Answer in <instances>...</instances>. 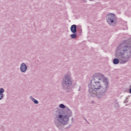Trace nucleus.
<instances>
[{
	"mask_svg": "<svg viewBox=\"0 0 131 131\" xmlns=\"http://www.w3.org/2000/svg\"><path fill=\"white\" fill-rule=\"evenodd\" d=\"M104 81V76L100 74H96L93 79L91 80V82L89 85L90 91H98L100 90L102 86L101 85V82Z\"/></svg>",
	"mask_w": 131,
	"mask_h": 131,
	"instance_id": "1",
	"label": "nucleus"
},
{
	"mask_svg": "<svg viewBox=\"0 0 131 131\" xmlns=\"http://www.w3.org/2000/svg\"><path fill=\"white\" fill-rule=\"evenodd\" d=\"M115 19V15L113 14H109L107 15V21L108 24H112Z\"/></svg>",
	"mask_w": 131,
	"mask_h": 131,
	"instance_id": "2",
	"label": "nucleus"
},
{
	"mask_svg": "<svg viewBox=\"0 0 131 131\" xmlns=\"http://www.w3.org/2000/svg\"><path fill=\"white\" fill-rule=\"evenodd\" d=\"M64 84L69 86V85H71V79H70V77L69 76H66L64 79L63 80Z\"/></svg>",
	"mask_w": 131,
	"mask_h": 131,
	"instance_id": "3",
	"label": "nucleus"
},
{
	"mask_svg": "<svg viewBox=\"0 0 131 131\" xmlns=\"http://www.w3.org/2000/svg\"><path fill=\"white\" fill-rule=\"evenodd\" d=\"M20 70L21 72H25L26 70H27V67L26 66V64L25 63H23L20 66Z\"/></svg>",
	"mask_w": 131,
	"mask_h": 131,
	"instance_id": "4",
	"label": "nucleus"
},
{
	"mask_svg": "<svg viewBox=\"0 0 131 131\" xmlns=\"http://www.w3.org/2000/svg\"><path fill=\"white\" fill-rule=\"evenodd\" d=\"M58 118H59V119H60L61 120V121L59 120V122H60L61 123H62V124H66V123H67V122L64 121V118L62 117L61 115H59L58 116Z\"/></svg>",
	"mask_w": 131,
	"mask_h": 131,
	"instance_id": "5",
	"label": "nucleus"
},
{
	"mask_svg": "<svg viewBox=\"0 0 131 131\" xmlns=\"http://www.w3.org/2000/svg\"><path fill=\"white\" fill-rule=\"evenodd\" d=\"M71 31L73 33H75L76 32V25H73L71 27Z\"/></svg>",
	"mask_w": 131,
	"mask_h": 131,
	"instance_id": "6",
	"label": "nucleus"
},
{
	"mask_svg": "<svg viewBox=\"0 0 131 131\" xmlns=\"http://www.w3.org/2000/svg\"><path fill=\"white\" fill-rule=\"evenodd\" d=\"M5 92V90H4V89L3 88H1L0 89V100H2V99H3V97L4 94H3V93Z\"/></svg>",
	"mask_w": 131,
	"mask_h": 131,
	"instance_id": "7",
	"label": "nucleus"
},
{
	"mask_svg": "<svg viewBox=\"0 0 131 131\" xmlns=\"http://www.w3.org/2000/svg\"><path fill=\"white\" fill-rule=\"evenodd\" d=\"M113 63L114 64H117L118 63H119V60H118L117 58H115L113 60Z\"/></svg>",
	"mask_w": 131,
	"mask_h": 131,
	"instance_id": "8",
	"label": "nucleus"
},
{
	"mask_svg": "<svg viewBox=\"0 0 131 131\" xmlns=\"http://www.w3.org/2000/svg\"><path fill=\"white\" fill-rule=\"evenodd\" d=\"M31 98L32 99V100H33L34 101V103H35V104H38V101L36 100H35L34 98H32L31 97Z\"/></svg>",
	"mask_w": 131,
	"mask_h": 131,
	"instance_id": "9",
	"label": "nucleus"
},
{
	"mask_svg": "<svg viewBox=\"0 0 131 131\" xmlns=\"http://www.w3.org/2000/svg\"><path fill=\"white\" fill-rule=\"evenodd\" d=\"M71 36L72 38H76V34H72Z\"/></svg>",
	"mask_w": 131,
	"mask_h": 131,
	"instance_id": "10",
	"label": "nucleus"
},
{
	"mask_svg": "<svg viewBox=\"0 0 131 131\" xmlns=\"http://www.w3.org/2000/svg\"><path fill=\"white\" fill-rule=\"evenodd\" d=\"M60 108H62V109H64L65 108V105L63 104H61L59 105Z\"/></svg>",
	"mask_w": 131,
	"mask_h": 131,
	"instance_id": "11",
	"label": "nucleus"
},
{
	"mask_svg": "<svg viewBox=\"0 0 131 131\" xmlns=\"http://www.w3.org/2000/svg\"><path fill=\"white\" fill-rule=\"evenodd\" d=\"M126 62H127V61H122V63H126Z\"/></svg>",
	"mask_w": 131,
	"mask_h": 131,
	"instance_id": "12",
	"label": "nucleus"
},
{
	"mask_svg": "<svg viewBox=\"0 0 131 131\" xmlns=\"http://www.w3.org/2000/svg\"><path fill=\"white\" fill-rule=\"evenodd\" d=\"M104 81H107V79H104Z\"/></svg>",
	"mask_w": 131,
	"mask_h": 131,
	"instance_id": "13",
	"label": "nucleus"
}]
</instances>
